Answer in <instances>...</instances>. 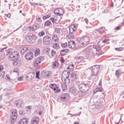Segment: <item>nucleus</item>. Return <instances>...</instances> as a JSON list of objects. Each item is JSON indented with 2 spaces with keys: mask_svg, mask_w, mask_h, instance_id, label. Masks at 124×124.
<instances>
[{
  "mask_svg": "<svg viewBox=\"0 0 124 124\" xmlns=\"http://www.w3.org/2000/svg\"><path fill=\"white\" fill-rule=\"evenodd\" d=\"M63 13H64V12H63V10L62 8L56 9L54 10V14L58 16H62Z\"/></svg>",
  "mask_w": 124,
  "mask_h": 124,
  "instance_id": "obj_11",
  "label": "nucleus"
},
{
  "mask_svg": "<svg viewBox=\"0 0 124 124\" xmlns=\"http://www.w3.org/2000/svg\"><path fill=\"white\" fill-rule=\"evenodd\" d=\"M18 58H19V53L17 51L12 52L9 56V59H10L11 61H12V60H13V61H14V60H17Z\"/></svg>",
  "mask_w": 124,
  "mask_h": 124,
  "instance_id": "obj_9",
  "label": "nucleus"
},
{
  "mask_svg": "<svg viewBox=\"0 0 124 124\" xmlns=\"http://www.w3.org/2000/svg\"><path fill=\"white\" fill-rule=\"evenodd\" d=\"M25 57L27 61H31L33 59V54L31 52H27L25 55Z\"/></svg>",
  "mask_w": 124,
  "mask_h": 124,
  "instance_id": "obj_12",
  "label": "nucleus"
},
{
  "mask_svg": "<svg viewBox=\"0 0 124 124\" xmlns=\"http://www.w3.org/2000/svg\"><path fill=\"white\" fill-rule=\"evenodd\" d=\"M43 42L44 45H50L52 42V39L49 36H45L43 37Z\"/></svg>",
  "mask_w": 124,
  "mask_h": 124,
  "instance_id": "obj_7",
  "label": "nucleus"
},
{
  "mask_svg": "<svg viewBox=\"0 0 124 124\" xmlns=\"http://www.w3.org/2000/svg\"><path fill=\"white\" fill-rule=\"evenodd\" d=\"M51 25H52V22H51V21L49 20H47L45 23V26L46 27H49V26H51Z\"/></svg>",
  "mask_w": 124,
  "mask_h": 124,
  "instance_id": "obj_32",
  "label": "nucleus"
},
{
  "mask_svg": "<svg viewBox=\"0 0 124 124\" xmlns=\"http://www.w3.org/2000/svg\"><path fill=\"white\" fill-rule=\"evenodd\" d=\"M61 62H65V60H64V59L63 58V57H62L61 59Z\"/></svg>",
  "mask_w": 124,
  "mask_h": 124,
  "instance_id": "obj_55",
  "label": "nucleus"
},
{
  "mask_svg": "<svg viewBox=\"0 0 124 124\" xmlns=\"http://www.w3.org/2000/svg\"><path fill=\"white\" fill-rule=\"evenodd\" d=\"M106 43H107L106 37H104L100 40L99 42L98 43V47L100 48V50L101 47H103V46L105 45Z\"/></svg>",
  "mask_w": 124,
  "mask_h": 124,
  "instance_id": "obj_10",
  "label": "nucleus"
},
{
  "mask_svg": "<svg viewBox=\"0 0 124 124\" xmlns=\"http://www.w3.org/2000/svg\"><path fill=\"white\" fill-rule=\"evenodd\" d=\"M31 5L34 6V5H37V3H31Z\"/></svg>",
  "mask_w": 124,
  "mask_h": 124,
  "instance_id": "obj_57",
  "label": "nucleus"
},
{
  "mask_svg": "<svg viewBox=\"0 0 124 124\" xmlns=\"http://www.w3.org/2000/svg\"><path fill=\"white\" fill-rule=\"evenodd\" d=\"M81 112H79L78 113V114H69V113H67V115H71L72 116V117H73V116H80V115H81Z\"/></svg>",
  "mask_w": 124,
  "mask_h": 124,
  "instance_id": "obj_46",
  "label": "nucleus"
},
{
  "mask_svg": "<svg viewBox=\"0 0 124 124\" xmlns=\"http://www.w3.org/2000/svg\"><path fill=\"white\" fill-rule=\"evenodd\" d=\"M18 80V81H22V80H23V77H19Z\"/></svg>",
  "mask_w": 124,
  "mask_h": 124,
  "instance_id": "obj_61",
  "label": "nucleus"
},
{
  "mask_svg": "<svg viewBox=\"0 0 124 124\" xmlns=\"http://www.w3.org/2000/svg\"><path fill=\"white\" fill-rule=\"evenodd\" d=\"M39 123V118L38 117H33L31 121V124H38Z\"/></svg>",
  "mask_w": 124,
  "mask_h": 124,
  "instance_id": "obj_19",
  "label": "nucleus"
},
{
  "mask_svg": "<svg viewBox=\"0 0 124 124\" xmlns=\"http://www.w3.org/2000/svg\"><path fill=\"white\" fill-rule=\"evenodd\" d=\"M55 55H56V51H55L54 49H52L51 51V55L52 57H55Z\"/></svg>",
  "mask_w": 124,
  "mask_h": 124,
  "instance_id": "obj_42",
  "label": "nucleus"
},
{
  "mask_svg": "<svg viewBox=\"0 0 124 124\" xmlns=\"http://www.w3.org/2000/svg\"><path fill=\"white\" fill-rule=\"evenodd\" d=\"M74 68V64H72L71 65H69L67 68V69H70V71H72Z\"/></svg>",
  "mask_w": 124,
  "mask_h": 124,
  "instance_id": "obj_33",
  "label": "nucleus"
},
{
  "mask_svg": "<svg viewBox=\"0 0 124 124\" xmlns=\"http://www.w3.org/2000/svg\"><path fill=\"white\" fill-rule=\"evenodd\" d=\"M102 91H103V89H102V88L99 87V88H97L95 89L94 90V93H97V92H102Z\"/></svg>",
  "mask_w": 124,
  "mask_h": 124,
  "instance_id": "obj_36",
  "label": "nucleus"
},
{
  "mask_svg": "<svg viewBox=\"0 0 124 124\" xmlns=\"http://www.w3.org/2000/svg\"><path fill=\"white\" fill-rule=\"evenodd\" d=\"M69 38H70V39H74V35L73 34V33H69Z\"/></svg>",
  "mask_w": 124,
  "mask_h": 124,
  "instance_id": "obj_39",
  "label": "nucleus"
},
{
  "mask_svg": "<svg viewBox=\"0 0 124 124\" xmlns=\"http://www.w3.org/2000/svg\"><path fill=\"white\" fill-rule=\"evenodd\" d=\"M61 19H62V17L61 16L59 17H54V23L55 24H59L61 21Z\"/></svg>",
  "mask_w": 124,
  "mask_h": 124,
  "instance_id": "obj_26",
  "label": "nucleus"
},
{
  "mask_svg": "<svg viewBox=\"0 0 124 124\" xmlns=\"http://www.w3.org/2000/svg\"><path fill=\"white\" fill-rule=\"evenodd\" d=\"M69 33H74V31H76V27L75 25L73 24L69 26Z\"/></svg>",
  "mask_w": 124,
  "mask_h": 124,
  "instance_id": "obj_18",
  "label": "nucleus"
},
{
  "mask_svg": "<svg viewBox=\"0 0 124 124\" xmlns=\"http://www.w3.org/2000/svg\"><path fill=\"white\" fill-rule=\"evenodd\" d=\"M36 20L37 22H39V23H41V22H42V20H41V18L40 17L37 18Z\"/></svg>",
  "mask_w": 124,
  "mask_h": 124,
  "instance_id": "obj_51",
  "label": "nucleus"
},
{
  "mask_svg": "<svg viewBox=\"0 0 124 124\" xmlns=\"http://www.w3.org/2000/svg\"><path fill=\"white\" fill-rule=\"evenodd\" d=\"M61 28H56L55 30V31L56 33L60 34L61 33Z\"/></svg>",
  "mask_w": 124,
  "mask_h": 124,
  "instance_id": "obj_38",
  "label": "nucleus"
},
{
  "mask_svg": "<svg viewBox=\"0 0 124 124\" xmlns=\"http://www.w3.org/2000/svg\"><path fill=\"white\" fill-rule=\"evenodd\" d=\"M51 17L50 15H47L43 17L44 20H45L46 19H48V18H50Z\"/></svg>",
  "mask_w": 124,
  "mask_h": 124,
  "instance_id": "obj_49",
  "label": "nucleus"
},
{
  "mask_svg": "<svg viewBox=\"0 0 124 124\" xmlns=\"http://www.w3.org/2000/svg\"><path fill=\"white\" fill-rule=\"evenodd\" d=\"M62 48H66V47H67V43H65L63 44L62 45Z\"/></svg>",
  "mask_w": 124,
  "mask_h": 124,
  "instance_id": "obj_47",
  "label": "nucleus"
},
{
  "mask_svg": "<svg viewBox=\"0 0 124 124\" xmlns=\"http://www.w3.org/2000/svg\"><path fill=\"white\" fill-rule=\"evenodd\" d=\"M84 21L85 23H86V24H88V23H89V20H88V18H85Z\"/></svg>",
  "mask_w": 124,
  "mask_h": 124,
  "instance_id": "obj_60",
  "label": "nucleus"
},
{
  "mask_svg": "<svg viewBox=\"0 0 124 124\" xmlns=\"http://www.w3.org/2000/svg\"><path fill=\"white\" fill-rule=\"evenodd\" d=\"M6 77L7 78V80H8L9 81H10L11 80V78H10V77L9 76V75H7L6 76Z\"/></svg>",
  "mask_w": 124,
  "mask_h": 124,
  "instance_id": "obj_50",
  "label": "nucleus"
},
{
  "mask_svg": "<svg viewBox=\"0 0 124 124\" xmlns=\"http://www.w3.org/2000/svg\"><path fill=\"white\" fill-rule=\"evenodd\" d=\"M26 40L29 42L30 43H33L35 40L37 39V36L33 35L32 36H26L25 37Z\"/></svg>",
  "mask_w": 124,
  "mask_h": 124,
  "instance_id": "obj_8",
  "label": "nucleus"
},
{
  "mask_svg": "<svg viewBox=\"0 0 124 124\" xmlns=\"http://www.w3.org/2000/svg\"><path fill=\"white\" fill-rule=\"evenodd\" d=\"M27 51H28V47H24L21 50V53H22V54L26 53V52H27Z\"/></svg>",
  "mask_w": 124,
  "mask_h": 124,
  "instance_id": "obj_34",
  "label": "nucleus"
},
{
  "mask_svg": "<svg viewBox=\"0 0 124 124\" xmlns=\"http://www.w3.org/2000/svg\"><path fill=\"white\" fill-rule=\"evenodd\" d=\"M62 80L64 83H69L70 79L68 78H66L65 77H62Z\"/></svg>",
  "mask_w": 124,
  "mask_h": 124,
  "instance_id": "obj_23",
  "label": "nucleus"
},
{
  "mask_svg": "<svg viewBox=\"0 0 124 124\" xmlns=\"http://www.w3.org/2000/svg\"><path fill=\"white\" fill-rule=\"evenodd\" d=\"M78 89L82 93V96L86 95L89 93L90 84L89 83H81L78 85Z\"/></svg>",
  "mask_w": 124,
  "mask_h": 124,
  "instance_id": "obj_2",
  "label": "nucleus"
},
{
  "mask_svg": "<svg viewBox=\"0 0 124 124\" xmlns=\"http://www.w3.org/2000/svg\"><path fill=\"white\" fill-rule=\"evenodd\" d=\"M44 60V57L41 56L37 57L33 62V64L34 67L38 68L40 66V63Z\"/></svg>",
  "mask_w": 124,
  "mask_h": 124,
  "instance_id": "obj_5",
  "label": "nucleus"
},
{
  "mask_svg": "<svg viewBox=\"0 0 124 124\" xmlns=\"http://www.w3.org/2000/svg\"><path fill=\"white\" fill-rule=\"evenodd\" d=\"M52 40L54 42H58L59 41V37H58V35L56 34H54L52 36Z\"/></svg>",
  "mask_w": 124,
  "mask_h": 124,
  "instance_id": "obj_27",
  "label": "nucleus"
},
{
  "mask_svg": "<svg viewBox=\"0 0 124 124\" xmlns=\"http://www.w3.org/2000/svg\"><path fill=\"white\" fill-rule=\"evenodd\" d=\"M18 124H28V120L26 119H21Z\"/></svg>",
  "mask_w": 124,
  "mask_h": 124,
  "instance_id": "obj_25",
  "label": "nucleus"
},
{
  "mask_svg": "<svg viewBox=\"0 0 124 124\" xmlns=\"http://www.w3.org/2000/svg\"><path fill=\"white\" fill-rule=\"evenodd\" d=\"M75 59L78 62H82L84 61V57L82 56H76Z\"/></svg>",
  "mask_w": 124,
  "mask_h": 124,
  "instance_id": "obj_21",
  "label": "nucleus"
},
{
  "mask_svg": "<svg viewBox=\"0 0 124 124\" xmlns=\"http://www.w3.org/2000/svg\"><path fill=\"white\" fill-rule=\"evenodd\" d=\"M68 96H69L68 93H64L61 96L60 99L62 101H65V100L67 99Z\"/></svg>",
  "mask_w": 124,
  "mask_h": 124,
  "instance_id": "obj_20",
  "label": "nucleus"
},
{
  "mask_svg": "<svg viewBox=\"0 0 124 124\" xmlns=\"http://www.w3.org/2000/svg\"><path fill=\"white\" fill-rule=\"evenodd\" d=\"M53 48H54V49L58 50V49H60V45L59 44L54 43L53 45Z\"/></svg>",
  "mask_w": 124,
  "mask_h": 124,
  "instance_id": "obj_30",
  "label": "nucleus"
},
{
  "mask_svg": "<svg viewBox=\"0 0 124 124\" xmlns=\"http://www.w3.org/2000/svg\"><path fill=\"white\" fill-rule=\"evenodd\" d=\"M49 87L51 89L54 90V88H56V87H57V85H56L55 84H51L49 85Z\"/></svg>",
  "mask_w": 124,
  "mask_h": 124,
  "instance_id": "obj_41",
  "label": "nucleus"
},
{
  "mask_svg": "<svg viewBox=\"0 0 124 124\" xmlns=\"http://www.w3.org/2000/svg\"><path fill=\"white\" fill-rule=\"evenodd\" d=\"M38 35L40 37H42L45 35V32L44 31H41L38 33Z\"/></svg>",
  "mask_w": 124,
  "mask_h": 124,
  "instance_id": "obj_37",
  "label": "nucleus"
},
{
  "mask_svg": "<svg viewBox=\"0 0 124 124\" xmlns=\"http://www.w3.org/2000/svg\"><path fill=\"white\" fill-rule=\"evenodd\" d=\"M68 51L69 50L67 49H62L60 52V55H61V56H65Z\"/></svg>",
  "mask_w": 124,
  "mask_h": 124,
  "instance_id": "obj_22",
  "label": "nucleus"
},
{
  "mask_svg": "<svg viewBox=\"0 0 124 124\" xmlns=\"http://www.w3.org/2000/svg\"><path fill=\"white\" fill-rule=\"evenodd\" d=\"M15 104H16L18 108H21L24 106V102L23 101V100H19L16 102Z\"/></svg>",
  "mask_w": 124,
  "mask_h": 124,
  "instance_id": "obj_15",
  "label": "nucleus"
},
{
  "mask_svg": "<svg viewBox=\"0 0 124 124\" xmlns=\"http://www.w3.org/2000/svg\"><path fill=\"white\" fill-rule=\"evenodd\" d=\"M70 77L74 80H77L78 79V76L75 73H72L70 75Z\"/></svg>",
  "mask_w": 124,
  "mask_h": 124,
  "instance_id": "obj_24",
  "label": "nucleus"
},
{
  "mask_svg": "<svg viewBox=\"0 0 124 124\" xmlns=\"http://www.w3.org/2000/svg\"><path fill=\"white\" fill-rule=\"evenodd\" d=\"M53 91L55 93H59V92H60V90H59V88H58L57 86H56V87H54Z\"/></svg>",
  "mask_w": 124,
  "mask_h": 124,
  "instance_id": "obj_43",
  "label": "nucleus"
},
{
  "mask_svg": "<svg viewBox=\"0 0 124 124\" xmlns=\"http://www.w3.org/2000/svg\"><path fill=\"white\" fill-rule=\"evenodd\" d=\"M62 74L65 75V78H69V75H70V73L69 72H68V71L66 70V71H63Z\"/></svg>",
  "mask_w": 124,
  "mask_h": 124,
  "instance_id": "obj_28",
  "label": "nucleus"
},
{
  "mask_svg": "<svg viewBox=\"0 0 124 124\" xmlns=\"http://www.w3.org/2000/svg\"><path fill=\"white\" fill-rule=\"evenodd\" d=\"M92 69V74L93 76H92V78H94V81H96L97 79V77L96 76L98 74L99 72V70L100 69V67L98 65H95L91 67Z\"/></svg>",
  "mask_w": 124,
  "mask_h": 124,
  "instance_id": "obj_4",
  "label": "nucleus"
},
{
  "mask_svg": "<svg viewBox=\"0 0 124 124\" xmlns=\"http://www.w3.org/2000/svg\"><path fill=\"white\" fill-rule=\"evenodd\" d=\"M115 30H120V27L117 26V27L115 28Z\"/></svg>",
  "mask_w": 124,
  "mask_h": 124,
  "instance_id": "obj_63",
  "label": "nucleus"
},
{
  "mask_svg": "<svg viewBox=\"0 0 124 124\" xmlns=\"http://www.w3.org/2000/svg\"><path fill=\"white\" fill-rule=\"evenodd\" d=\"M102 29H103V27H101L100 30H99V31H101V34L103 33V32H104V30L102 31Z\"/></svg>",
  "mask_w": 124,
  "mask_h": 124,
  "instance_id": "obj_54",
  "label": "nucleus"
},
{
  "mask_svg": "<svg viewBox=\"0 0 124 124\" xmlns=\"http://www.w3.org/2000/svg\"><path fill=\"white\" fill-rule=\"evenodd\" d=\"M49 20H50V21H52V23H55V17L54 18L51 17L49 19Z\"/></svg>",
  "mask_w": 124,
  "mask_h": 124,
  "instance_id": "obj_53",
  "label": "nucleus"
},
{
  "mask_svg": "<svg viewBox=\"0 0 124 124\" xmlns=\"http://www.w3.org/2000/svg\"><path fill=\"white\" fill-rule=\"evenodd\" d=\"M115 50L118 51H123V50H124V47H116L115 48Z\"/></svg>",
  "mask_w": 124,
  "mask_h": 124,
  "instance_id": "obj_44",
  "label": "nucleus"
},
{
  "mask_svg": "<svg viewBox=\"0 0 124 124\" xmlns=\"http://www.w3.org/2000/svg\"><path fill=\"white\" fill-rule=\"evenodd\" d=\"M68 46L70 49H74L76 47V43H75L74 41H70L68 42Z\"/></svg>",
  "mask_w": 124,
  "mask_h": 124,
  "instance_id": "obj_17",
  "label": "nucleus"
},
{
  "mask_svg": "<svg viewBox=\"0 0 124 124\" xmlns=\"http://www.w3.org/2000/svg\"><path fill=\"white\" fill-rule=\"evenodd\" d=\"M40 54V49H36L34 52V55L35 57H37V56H39Z\"/></svg>",
  "mask_w": 124,
  "mask_h": 124,
  "instance_id": "obj_31",
  "label": "nucleus"
},
{
  "mask_svg": "<svg viewBox=\"0 0 124 124\" xmlns=\"http://www.w3.org/2000/svg\"><path fill=\"white\" fill-rule=\"evenodd\" d=\"M35 77V74L34 73H30L28 74V76L26 77V79L28 81L31 80L32 79H33Z\"/></svg>",
  "mask_w": 124,
  "mask_h": 124,
  "instance_id": "obj_13",
  "label": "nucleus"
},
{
  "mask_svg": "<svg viewBox=\"0 0 124 124\" xmlns=\"http://www.w3.org/2000/svg\"><path fill=\"white\" fill-rule=\"evenodd\" d=\"M46 77H51V74L47 73L46 75Z\"/></svg>",
  "mask_w": 124,
  "mask_h": 124,
  "instance_id": "obj_59",
  "label": "nucleus"
},
{
  "mask_svg": "<svg viewBox=\"0 0 124 124\" xmlns=\"http://www.w3.org/2000/svg\"><path fill=\"white\" fill-rule=\"evenodd\" d=\"M100 47H98V46L94 45L92 47L89 48V50L88 51V55L90 58L93 59L96 55H100Z\"/></svg>",
  "mask_w": 124,
  "mask_h": 124,
  "instance_id": "obj_1",
  "label": "nucleus"
},
{
  "mask_svg": "<svg viewBox=\"0 0 124 124\" xmlns=\"http://www.w3.org/2000/svg\"><path fill=\"white\" fill-rule=\"evenodd\" d=\"M7 47H5L1 49V52H3V50H5V49H7Z\"/></svg>",
  "mask_w": 124,
  "mask_h": 124,
  "instance_id": "obj_62",
  "label": "nucleus"
},
{
  "mask_svg": "<svg viewBox=\"0 0 124 124\" xmlns=\"http://www.w3.org/2000/svg\"><path fill=\"white\" fill-rule=\"evenodd\" d=\"M123 74V73H122L121 71H120L119 70L116 71V75L117 76V77H120L121 75Z\"/></svg>",
  "mask_w": 124,
  "mask_h": 124,
  "instance_id": "obj_35",
  "label": "nucleus"
},
{
  "mask_svg": "<svg viewBox=\"0 0 124 124\" xmlns=\"http://www.w3.org/2000/svg\"><path fill=\"white\" fill-rule=\"evenodd\" d=\"M39 71L36 72V78H37V79H39Z\"/></svg>",
  "mask_w": 124,
  "mask_h": 124,
  "instance_id": "obj_48",
  "label": "nucleus"
},
{
  "mask_svg": "<svg viewBox=\"0 0 124 124\" xmlns=\"http://www.w3.org/2000/svg\"><path fill=\"white\" fill-rule=\"evenodd\" d=\"M90 43V38L89 37H84L78 39V47L82 48L86 47Z\"/></svg>",
  "mask_w": 124,
  "mask_h": 124,
  "instance_id": "obj_3",
  "label": "nucleus"
},
{
  "mask_svg": "<svg viewBox=\"0 0 124 124\" xmlns=\"http://www.w3.org/2000/svg\"><path fill=\"white\" fill-rule=\"evenodd\" d=\"M17 116L18 114L17 113V110H15L13 111H12L10 119L11 121V124H14V123H15V121H16V119H17Z\"/></svg>",
  "mask_w": 124,
  "mask_h": 124,
  "instance_id": "obj_6",
  "label": "nucleus"
},
{
  "mask_svg": "<svg viewBox=\"0 0 124 124\" xmlns=\"http://www.w3.org/2000/svg\"><path fill=\"white\" fill-rule=\"evenodd\" d=\"M16 60V61H14L13 62V64L14 66H16V65H19V63H18V59Z\"/></svg>",
  "mask_w": 124,
  "mask_h": 124,
  "instance_id": "obj_40",
  "label": "nucleus"
},
{
  "mask_svg": "<svg viewBox=\"0 0 124 124\" xmlns=\"http://www.w3.org/2000/svg\"><path fill=\"white\" fill-rule=\"evenodd\" d=\"M26 109L27 112H30V111H31V106H29L28 107H27L26 108Z\"/></svg>",
  "mask_w": 124,
  "mask_h": 124,
  "instance_id": "obj_45",
  "label": "nucleus"
},
{
  "mask_svg": "<svg viewBox=\"0 0 124 124\" xmlns=\"http://www.w3.org/2000/svg\"><path fill=\"white\" fill-rule=\"evenodd\" d=\"M74 124H79V122H75Z\"/></svg>",
  "mask_w": 124,
  "mask_h": 124,
  "instance_id": "obj_64",
  "label": "nucleus"
},
{
  "mask_svg": "<svg viewBox=\"0 0 124 124\" xmlns=\"http://www.w3.org/2000/svg\"><path fill=\"white\" fill-rule=\"evenodd\" d=\"M12 52H11V50H9L7 51V56H8L9 55H10V54H11Z\"/></svg>",
  "mask_w": 124,
  "mask_h": 124,
  "instance_id": "obj_52",
  "label": "nucleus"
},
{
  "mask_svg": "<svg viewBox=\"0 0 124 124\" xmlns=\"http://www.w3.org/2000/svg\"><path fill=\"white\" fill-rule=\"evenodd\" d=\"M5 16H6L7 18H10V17H11V15L9 14H5Z\"/></svg>",
  "mask_w": 124,
  "mask_h": 124,
  "instance_id": "obj_56",
  "label": "nucleus"
},
{
  "mask_svg": "<svg viewBox=\"0 0 124 124\" xmlns=\"http://www.w3.org/2000/svg\"><path fill=\"white\" fill-rule=\"evenodd\" d=\"M69 92L71 93H73L74 95H77L79 93V91L77 89L74 88V87L70 88Z\"/></svg>",
  "mask_w": 124,
  "mask_h": 124,
  "instance_id": "obj_14",
  "label": "nucleus"
},
{
  "mask_svg": "<svg viewBox=\"0 0 124 124\" xmlns=\"http://www.w3.org/2000/svg\"><path fill=\"white\" fill-rule=\"evenodd\" d=\"M39 27L37 25L34 24L31 26H28V30L30 31H35V30H38L39 29Z\"/></svg>",
  "mask_w": 124,
  "mask_h": 124,
  "instance_id": "obj_16",
  "label": "nucleus"
},
{
  "mask_svg": "<svg viewBox=\"0 0 124 124\" xmlns=\"http://www.w3.org/2000/svg\"><path fill=\"white\" fill-rule=\"evenodd\" d=\"M59 62L55 61L52 63V67L53 68H57L59 66Z\"/></svg>",
  "mask_w": 124,
  "mask_h": 124,
  "instance_id": "obj_29",
  "label": "nucleus"
},
{
  "mask_svg": "<svg viewBox=\"0 0 124 124\" xmlns=\"http://www.w3.org/2000/svg\"><path fill=\"white\" fill-rule=\"evenodd\" d=\"M3 70V65H0V71Z\"/></svg>",
  "mask_w": 124,
  "mask_h": 124,
  "instance_id": "obj_58",
  "label": "nucleus"
}]
</instances>
